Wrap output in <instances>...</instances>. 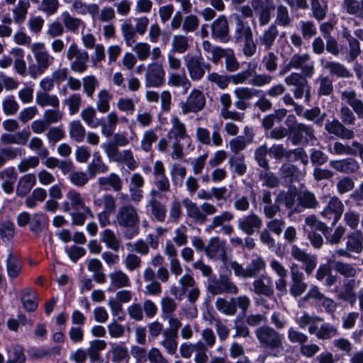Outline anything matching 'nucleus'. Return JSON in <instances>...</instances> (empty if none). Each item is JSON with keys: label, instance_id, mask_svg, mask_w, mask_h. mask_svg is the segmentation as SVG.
<instances>
[{"label": "nucleus", "instance_id": "f257e3e1", "mask_svg": "<svg viewBox=\"0 0 363 363\" xmlns=\"http://www.w3.org/2000/svg\"><path fill=\"white\" fill-rule=\"evenodd\" d=\"M30 51L33 55L35 63H30L28 67V74L32 79H36L43 74L55 61V57L47 50L43 42H35L30 45Z\"/></svg>", "mask_w": 363, "mask_h": 363}, {"label": "nucleus", "instance_id": "f03ea898", "mask_svg": "<svg viewBox=\"0 0 363 363\" xmlns=\"http://www.w3.org/2000/svg\"><path fill=\"white\" fill-rule=\"evenodd\" d=\"M255 335L260 346L273 352L274 356L283 351V336L274 328L269 325L260 326L256 329Z\"/></svg>", "mask_w": 363, "mask_h": 363}, {"label": "nucleus", "instance_id": "7ed1b4c3", "mask_svg": "<svg viewBox=\"0 0 363 363\" xmlns=\"http://www.w3.org/2000/svg\"><path fill=\"white\" fill-rule=\"evenodd\" d=\"M140 222L137 208L130 203L119 206L115 215L116 225L124 228H135Z\"/></svg>", "mask_w": 363, "mask_h": 363}, {"label": "nucleus", "instance_id": "20e7f679", "mask_svg": "<svg viewBox=\"0 0 363 363\" xmlns=\"http://www.w3.org/2000/svg\"><path fill=\"white\" fill-rule=\"evenodd\" d=\"M184 61L189 77L193 81L201 79L206 71H209L211 69V65L204 62L201 55H186L184 57Z\"/></svg>", "mask_w": 363, "mask_h": 363}, {"label": "nucleus", "instance_id": "39448f33", "mask_svg": "<svg viewBox=\"0 0 363 363\" xmlns=\"http://www.w3.org/2000/svg\"><path fill=\"white\" fill-rule=\"evenodd\" d=\"M206 104V99L203 92L199 89H194L185 101L180 103L181 113L182 115H187L189 113H197L201 111Z\"/></svg>", "mask_w": 363, "mask_h": 363}, {"label": "nucleus", "instance_id": "423d86ee", "mask_svg": "<svg viewBox=\"0 0 363 363\" xmlns=\"http://www.w3.org/2000/svg\"><path fill=\"white\" fill-rule=\"evenodd\" d=\"M165 71L162 62H152L147 67L145 74L147 87H160L164 82Z\"/></svg>", "mask_w": 363, "mask_h": 363}, {"label": "nucleus", "instance_id": "0eeeda50", "mask_svg": "<svg viewBox=\"0 0 363 363\" xmlns=\"http://www.w3.org/2000/svg\"><path fill=\"white\" fill-rule=\"evenodd\" d=\"M291 283L289 294L294 298L301 296L306 290L308 284L304 281V274L296 264L290 267Z\"/></svg>", "mask_w": 363, "mask_h": 363}, {"label": "nucleus", "instance_id": "6e6552de", "mask_svg": "<svg viewBox=\"0 0 363 363\" xmlns=\"http://www.w3.org/2000/svg\"><path fill=\"white\" fill-rule=\"evenodd\" d=\"M234 218V215L232 212L225 211L221 212L219 215L215 216L210 224L206 227V231L211 233L218 227L221 228V231L227 235H230L234 232V228L230 224H227Z\"/></svg>", "mask_w": 363, "mask_h": 363}, {"label": "nucleus", "instance_id": "1a4fd4ad", "mask_svg": "<svg viewBox=\"0 0 363 363\" xmlns=\"http://www.w3.org/2000/svg\"><path fill=\"white\" fill-rule=\"evenodd\" d=\"M291 257L303 265V269L307 275H311L317 266V257L314 255L306 253L297 245H292L291 248Z\"/></svg>", "mask_w": 363, "mask_h": 363}, {"label": "nucleus", "instance_id": "9d476101", "mask_svg": "<svg viewBox=\"0 0 363 363\" xmlns=\"http://www.w3.org/2000/svg\"><path fill=\"white\" fill-rule=\"evenodd\" d=\"M211 36L213 39L226 43L230 39V28L227 18L220 16L211 25Z\"/></svg>", "mask_w": 363, "mask_h": 363}, {"label": "nucleus", "instance_id": "9b49d317", "mask_svg": "<svg viewBox=\"0 0 363 363\" xmlns=\"http://www.w3.org/2000/svg\"><path fill=\"white\" fill-rule=\"evenodd\" d=\"M291 65L294 69H300L305 77H311L314 73V62L308 53H296L291 57Z\"/></svg>", "mask_w": 363, "mask_h": 363}, {"label": "nucleus", "instance_id": "f8f14e48", "mask_svg": "<svg viewBox=\"0 0 363 363\" xmlns=\"http://www.w3.org/2000/svg\"><path fill=\"white\" fill-rule=\"evenodd\" d=\"M261 91L248 86H238L233 90L236 98L235 107L240 111H245L250 104L247 101L258 96Z\"/></svg>", "mask_w": 363, "mask_h": 363}, {"label": "nucleus", "instance_id": "ddd939ff", "mask_svg": "<svg viewBox=\"0 0 363 363\" xmlns=\"http://www.w3.org/2000/svg\"><path fill=\"white\" fill-rule=\"evenodd\" d=\"M344 211V205L336 196L330 199L328 205L321 211V216L326 220H331L335 225L341 218Z\"/></svg>", "mask_w": 363, "mask_h": 363}, {"label": "nucleus", "instance_id": "4468645a", "mask_svg": "<svg viewBox=\"0 0 363 363\" xmlns=\"http://www.w3.org/2000/svg\"><path fill=\"white\" fill-rule=\"evenodd\" d=\"M252 291L258 296H264L268 298L274 295V291L272 278L267 275H261L252 282Z\"/></svg>", "mask_w": 363, "mask_h": 363}, {"label": "nucleus", "instance_id": "2eb2a0df", "mask_svg": "<svg viewBox=\"0 0 363 363\" xmlns=\"http://www.w3.org/2000/svg\"><path fill=\"white\" fill-rule=\"evenodd\" d=\"M262 219L255 213H250L245 216L238 221V227L243 233L252 235L257 230L262 228Z\"/></svg>", "mask_w": 363, "mask_h": 363}, {"label": "nucleus", "instance_id": "dca6fc26", "mask_svg": "<svg viewBox=\"0 0 363 363\" xmlns=\"http://www.w3.org/2000/svg\"><path fill=\"white\" fill-rule=\"evenodd\" d=\"M205 252L211 259H226L225 242L218 237L211 238L205 248Z\"/></svg>", "mask_w": 363, "mask_h": 363}, {"label": "nucleus", "instance_id": "f3484780", "mask_svg": "<svg viewBox=\"0 0 363 363\" xmlns=\"http://www.w3.org/2000/svg\"><path fill=\"white\" fill-rule=\"evenodd\" d=\"M294 134L293 143L297 144L302 140L306 143H311L312 145L318 143L316 138L314 136L313 130L308 125L303 123L297 124L291 130Z\"/></svg>", "mask_w": 363, "mask_h": 363}, {"label": "nucleus", "instance_id": "a211bd4d", "mask_svg": "<svg viewBox=\"0 0 363 363\" xmlns=\"http://www.w3.org/2000/svg\"><path fill=\"white\" fill-rule=\"evenodd\" d=\"M66 198L67 201L62 203L64 212H69L71 209L79 211L88 207L81 193L75 189L69 190L66 194Z\"/></svg>", "mask_w": 363, "mask_h": 363}, {"label": "nucleus", "instance_id": "6ab92c4d", "mask_svg": "<svg viewBox=\"0 0 363 363\" xmlns=\"http://www.w3.org/2000/svg\"><path fill=\"white\" fill-rule=\"evenodd\" d=\"M208 291L213 295L223 293L237 294L239 291L238 286L228 279L211 281L208 286Z\"/></svg>", "mask_w": 363, "mask_h": 363}, {"label": "nucleus", "instance_id": "aec40b11", "mask_svg": "<svg viewBox=\"0 0 363 363\" xmlns=\"http://www.w3.org/2000/svg\"><path fill=\"white\" fill-rule=\"evenodd\" d=\"M98 184L99 188L104 191L121 192L123 189V180L116 173H111L107 176L98 178Z\"/></svg>", "mask_w": 363, "mask_h": 363}, {"label": "nucleus", "instance_id": "412c9836", "mask_svg": "<svg viewBox=\"0 0 363 363\" xmlns=\"http://www.w3.org/2000/svg\"><path fill=\"white\" fill-rule=\"evenodd\" d=\"M332 153L335 155H359L363 162V144L357 141L351 145H344L342 143L336 142L334 143L333 151Z\"/></svg>", "mask_w": 363, "mask_h": 363}, {"label": "nucleus", "instance_id": "4be33fe9", "mask_svg": "<svg viewBox=\"0 0 363 363\" xmlns=\"http://www.w3.org/2000/svg\"><path fill=\"white\" fill-rule=\"evenodd\" d=\"M325 130L330 133L336 135L341 139L350 140L354 137L352 130L345 128L339 121L335 119L325 123Z\"/></svg>", "mask_w": 363, "mask_h": 363}, {"label": "nucleus", "instance_id": "5701e85b", "mask_svg": "<svg viewBox=\"0 0 363 363\" xmlns=\"http://www.w3.org/2000/svg\"><path fill=\"white\" fill-rule=\"evenodd\" d=\"M279 35V30L275 24H271L264 29L262 33L258 37L257 41L260 46L265 50H269L273 47L275 40Z\"/></svg>", "mask_w": 363, "mask_h": 363}, {"label": "nucleus", "instance_id": "b1692460", "mask_svg": "<svg viewBox=\"0 0 363 363\" xmlns=\"http://www.w3.org/2000/svg\"><path fill=\"white\" fill-rule=\"evenodd\" d=\"M357 284V281L353 279L345 281L342 285V289L337 294L338 298L349 303L352 306H353L357 299V295L354 291Z\"/></svg>", "mask_w": 363, "mask_h": 363}, {"label": "nucleus", "instance_id": "393cba45", "mask_svg": "<svg viewBox=\"0 0 363 363\" xmlns=\"http://www.w3.org/2000/svg\"><path fill=\"white\" fill-rule=\"evenodd\" d=\"M17 176L18 174L13 167H9L0 171V181H3L1 188L6 194H11L13 193Z\"/></svg>", "mask_w": 363, "mask_h": 363}, {"label": "nucleus", "instance_id": "a878e982", "mask_svg": "<svg viewBox=\"0 0 363 363\" xmlns=\"http://www.w3.org/2000/svg\"><path fill=\"white\" fill-rule=\"evenodd\" d=\"M330 166L337 172L345 174H352L359 168V163L353 158L331 160Z\"/></svg>", "mask_w": 363, "mask_h": 363}, {"label": "nucleus", "instance_id": "bb28decb", "mask_svg": "<svg viewBox=\"0 0 363 363\" xmlns=\"http://www.w3.org/2000/svg\"><path fill=\"white\" fill-rule=\"evenodd\" d=\"M171 128L167 133V137L173 140H182L188 138L186 125L177 117L171 118Z\"/></svg>", "mask_w": 363, "mask_h": 363}, {"label": "nucleus", "instance_id": "cd10ccee", "mask_svg": "<svg viewBox=\"0 0 363 363\" xmlns=\"http://www.w3.org/2000/svg\"><path fill=\"white\" fill-rule=\"evenodd\" d=\"M252 37L253 33L251 27L240 18L237 17L233 36L235 42L240 43Z\"/></svg>", "mask_w": 363, "mask_h": 363}, {"label": "nucleus", "instance_id": "c85d7f7f", "mask_svg": "<svg viewBox=\"0 0 363 363\" xmlns=\"http://www.w3.org/2000/svg\"><path fill=\"white\" fill-rule=\"evenodd\" d=\"M250 4L254 11L257 12L259 26L267 25L271 21V11L274 9L273 7H265L263 0H251Z\"/></svg>", "mask_w": 363, "mask_h": 363}, {"label": "nucleus", "instance_id": "c756f323", "mask_svg": "<svg viewBox=\"0 0 363 363\" xmlns=\"http://www.w3.org/2000/svg\"><path fill=\"white\" fill-rule=\"evenodd\" d=\"M36 184V177L34 174H26L20 177L16 186V195L18 197L26 196Z\"/></svg>", "mask_w": 363, "mask_h": 363}, {"label": "nucleus", "instance_id": "7c9ffc66", "mask_svg": "<svg viewBox=\"0 0 363 363\" xmlns=\"http://www.w3.org/2000/svg\"><path fill=\"white\" fill-rule=\"evenodd\" d=\"M110 287L113 289L128 288L131 286V281L128 274L121 269L114 270L108 275Z\"/></svg>", "mask_w": 363, "mask_h": 363}, {"label": "nucleus", "instance_id": "2f4dec72", "mask_svg": "<svg viewBox=\"0 0 363 363\" xmlns=\"http://www.w3.org/2000/svg\"><path fill=\"white\" fill-rule=\"evenodd\" d=\"M167 84L169 86L182 88L184 94L188 91L191 86L190 80L184 72H170L167 79Z\"/></svg>", "mask_w": 363, "mask_h": 363}, {"label": "nucleus", "instance_id": "473e14b6", "mask_svg": "<svg viewBox=\"0 0 363 363\" xmlns=\"http://www.w3.org/2000/svg\"><path fill=\"white\" fill-rule=\"evenodd\" d=\"M183 203L188 217L199 224H203L206 222V218L201 211V206L199 207L196 203L187 198L184 199Z\"/></svg>", "mask_w": 363, "mask_h": 363}, {"label": "nucleus", "instance_id": "72a5a7b5", "mask_svg": "<svg viewBox=\"0 0 363 363\" xmlns=\"http://www.w3.org/2000/svg\"><path fill=\"white\" fill-rule=\"evenodd\" d=\"M120 118L116 111L109 112L105 118V120L100 123L101 133L106 137L111 136L117 125L118 124Z\"/></svg>", "mask_w": 363, "mask_h": 363}, {"label": "nucleus", "instance_id": "f704fd0d", "mask_svg": "<svg viewBox=\"0 0 363 363\" xmlns=\"http://www.w3.org/2000/svg\"><path fill=\"white\" fill-rule=\"evenodd\" d=\"M322 320L321 318L316 315H311L306 311H303L301 315L296 319V323L301 329H305L308 326V333L311 335L315 333V331L317 330V326L315 324Z\"/></svg>", "mask_w": 363, "mask_h": 363}, {"label": "nucleus", "instance_id": "c9c22d12", "mask_svg": "<svg viewBox=\"0 0 363 363\" xmlns=\"http://www.w3.org/2000/svg\"><path fill=\"white\" fill-rule=\"evenodd\" d=\"M320 62L323 67L328 69L332 75H335L341 78H349L352 76L350 72L343 65L339 62L326 61L323 59H322Z\"/></svg>", "mask_w": 363, "mask_h": 363}, {"label": "nucleus", "instance_id": "e433bc0d", "mask_svg": "<svg viewBox=\"0 0 363 363\" xmlns=\"http://www.w3.org/2000/svg\"><path fill=\"white\" fill-rule=\"evenodd\" d=\"M347 250L359 254L363 250V234L361 231L353 232L347 235Z\"/></svg>", "mask_w": 363, "mask_h": 363}, {"label": "nucleus", "instance_id": "4c0bfd02", "mask_svg": "<svg viewBox=\"0 0 363 363\" xmlns=\"http://www.w3.org/2000/svg\"><path fill=\"white\" fill-rule=\"evenodd\" d=\"M30 2L27 0H19L17 5L12 9L13 20L17 25H21L26 19L30 8Z\"/></svg>", "mask_w": 363, "mask_h": 363}, {"label": "nucleus", "instance_id": "58836bf2", "mask_svg": "<svg viewBox=\"0 0 363 363\" xmlns=\"http://www.w3.org/2000/svg\"><path fill=\"white\" fill-rule=\"evenodd\" d=\"M315 278L321 281L325 279V285L331 286L337 281V277L333 274L332 269L328 264H321L316 271Z\"/></svg>", "mask_w": 363, "mask_h": 363}, {"label": "nucleus", "instance_id": "ea45409f", "mask_svg": "<svg viewBox=\"0 0 363 363\" xmlns=\"http://www.w3.org/2000/svg\"><path fill=\"white\" fill-rule=\"evenodd\" d=\"M6 271L11 279L18 277L21 272V264L17 255L9 252L6 260Z\"/></svg>", "mask_w": 363, "mask_h": 363}, {"label": "nucleus", "instance_id": "a19ab883", "mask_svg": "<svg viewBox=\"0 0 363 363\" xmlns=\"http://www.w3.org/2000/svg\"><path fill=\"white\" fill-rule=\"evenodd\" d=\"M88 270L93 273V279L98 284L106 282V275L103 272V265L98 259H90L87 261Z\"/></svg>", "mask_w": 363, "mask_h": 363}, {"label": "nucleus", "instance_id": "79ce46f5", "mask_svg": "<svg viewBox=\"0 0 363 363\" xmlns=\"http://www.w3.org/2000/svg\"><path fill=\"white\" fill-rule=\"evenodd\" d=\"M101 241L104 242L106 247L114 252H118L121 247V239L116 233L110 229H105L101 233Z\"/></svg>", "mask_w": 363, "mask_h": 363}, {"label": "nucleus", "instance_id": "37998d69", "mask_svg": "<svg viewBox=\"0 0 363 363\" xmlns=\"http://www.w3.org/2000/svg\"><path fill=\"white\" fill-rule=\"evenodd\" d=\"M113 99L112 94L106 89H101L96 95V106L99 112L105 113L110 110V103Z\"/></svg>", "mask_w": 363, "mask_h": 363}, {"label": "nucleus", "instance_id": "c03bdc74", "mask_svg": "<svg viewBox=\"0 0 363 363\" xmlns=\"http://www.w3.org/2000/svg\"><path fill=\"white\" fill-rule=\"evenodd\" d=\"M163 340L160 342L166 352L169 354H174L177 350V333L175 331H164Z\"/></svg>", "mask_w": 363, "mask_h": 363}, {"label": "nucleus", "instance_id": "a18cd8bd", "mask_svg": "<svg viewBox=\"0 0 363 363\" xmlns=\"http://www.w3.org/2000/svg\"><path fill=\"white\" fill-rule=\"evenodd\" d=\"M110 353L111 354V360L113 363L127 362L130 359L128 348L122 344H112Z\"/></svg>", "mask_w": 363, "mask_h": 363}, {"label": "nucleus", "instance_id": "49530a36", "mask_svg": "<svg viewBox=\"0 0 363 363\" xmlns=\"http://www.w3.org/2000/svg\"><path fill=\"white\" fill-rule=\"evenodd\" d=\"M190 39L189 37L179 34L174 35L172 39V51L174 53L183 54L190 47Z\"/></svg>", "mask_w": 363, "mask_h": 363}, {"label": "nucleus", "instance_id": "de8ad7c7", "mask_svg": "<svg viewBox=\"0 0 363 363\" xmlns=\"http://www.w3.org/2000/svg\"><path fill=\"white\" fill-rule=\"evenodd\" d=\"M36 104L41 106H52L58 108L60 106V100L57 95L50 94L47 92H38L35 96Z\"/></svg>", "mask_w": 363, "mask_h": 363}, {"label": "nucleus", "instance_id": "09e8293b", "mask_svg": "<svg viewBox=\"0 0 363 363\" xmlns=\"http://www.w3.org/2000/svg\"><path fill=\"white\" fill-rule=\"evenodd\" d=\"M292 18L290 16L289 9L281 4L276 9L274 23L277 26L288 27L291 24Z\"/></svg>", "mask_w": 363, "mask_h": 363}, {"label": "nucleus", "instance_id": "8fccbe9b", "mask_svg": "<svg viewBox=\"0 0 363 363\" xmlns=\"http://www.w3.org/2000/svg\"><path fill=\"white\" fill-rule=\"evenodd\" d=\"M69 137L77 143H81L86 136V130L82 123L78 121H72L69 125Z\"/></svg>", "mask_w": 363, "mask_h": 363}, {"label": "nucleus", "instance_id": "3c124183", "mask_svg": "<svg viewBox=\"0 0 363 363\" xmlns=\"http://www.w3.org/2000/svg\"><path fill=\"white\" fill-rule=\"evenodd\" d=\"M234 298L227 301L223 298H218L215 302L216 308L225 315H234L236 313Z\"/></svg>", "mask_w": 363, "mask_h": 363}, {"label": "nucleus", "instance_id": "603ef678", "mask_svg": "<svg viewBox=\"0 0 363 363\" xmlns=\"http://www.w3.org/2000/svg\"><path fill=\"white\" fill-rule=\"evenodd\" d=\"M335 271L346 278H354L358 273V269L354 264L337 261L334 263Z\"/></svg>", "mask_w": 363, "mask_h": 363}, {"label": "nucleus", "instance_id": "864d4df0", "mask_svg": "<svg viewBox=\"0 0 363 363\" xmlns=\"http://www.w3.org/2000/svg\"><path fill=\"white\" fill-rule=\"evenodd\" d=\"M266 268V262L263 257L256 255L253 257L250 263L247 267L248 278L255 277L261 272Z\"/></svg>", "mask_w": 363, "mask_h": 363}, {"label": "nucleus", "instance_id": "5fc2aeb1", "mask_svg": "<svg viewBox=\"0 0 363 363\" xmlns=\"http://www.w3.org/2000/svg\"><path fill=\"white\" fill-rule=\"evenodd\" d=\"M297 201L299 206L306 208H314L318 204L314 194L308 191H300Z\"/></svg>", "mask_w": 363, "mask_h": 363}, {"label": "nucleus", "instance_id": "6e6d98bb", "mask_svg": "<svg viewBox=\"0 0 363 363\" xmlns=\"http://www.w3.org/2000/svg\"><path fill=\"white\" fill-rule=\"evenodd\" d=\"M21 301L23 307L28 311H34L38 307L35 294L30 289H26L23 291Z\"/></svg>", "mask_w": 363, "mask_h": 363}, {"label": "nucleus", "instance_id": "4d7b16f0", "mask_svg": "<svg viewBox=\"0 0 363 363\" xmlns=\"http://www.w3.org/2000/svg\"><path fill=\"white\" fill-rule=\"evenodd\" d=\"M47 218L43 213H36L31 217L29 228L33 233L39 234L45 228Z\"/></svg>", "mask_w": 363, "mask_h": 363}, {"label": "nucleus", "instance_id": "13d9d810", "mask_svg": "<svg viewBox=\"0 0 363 363\" xmlns=\"http://www.w3.org/2000/svg\"><path fill=\"white\" fill-rule=\"evenodd\" d=\"M337 333L336 327L328 323H325L319 328H317V330L313 335H315L320 340H327L336 336Z\"/></svg>", "mask_w": 363, "mask_h": 363}, {"label": "nucleus", "instance_id": "bf43d9fd", "mask_svg": "<svg viewBox=\"0 0 363 363\" xmlns=\"http://www.w3.org/2000/svg\"><path fill=\"white\" fill-rule=\"evenodd\" d=\"M152 216L159 222H164L166 218V208L164 205L155 199L148 202Z\"/></svg>", "mask_w": 363, "mask_h": 363}, {"label": "nucleus", "instance_id": "052dcab7", "mask_svg": "<svg viewBox=\"0 0 363 363\" xmlns=\"http://www.w3.org/2000/svg\"><path fill=\"white\" fill-rule=\"evenodd\" d=\"M81 212H72L70 213L72 224L74 225L82 226L84 224L87 218H94V214L90 207L81 208Z\"/></svg>", "mask_w": 363, "mask_h": 363}, {"label": "nucleus", "instance_id": "680f3d73", "mask_svg": "<svg viewBox=\"0 0 363 363\" xmlns=\"http://www.w3.org/2000/svg\"><path fill=\"white\" fill-rule=\"evenodd\" d=\"M23 155L22 150L18 147H7L0 150V167H3L7 161L16 159Z\"/></svg>", "mask_w": 363, "mask_h": 363}, {"label": "nucleus", "instance_id": "e2e57ef3", "mask_svg": "<svg viewBox=\"0 0 363 363\" xmlns=\"http://www.w3.org/2000/svg\"><path fill=\"white\" fill-rule=\"evenodd\" d=\"M89 54L87 52L82 53L79 55V57H75L72 60L70 61V68L71 69L77 73H83L87 69V62L89 61Z\"/></svg>", "mask_w": 363, "mask_h": 363}, {"label": "nucleus", "instance_id": "0e129e2a", "mask_svg": "<svg viewBox=\"0 0 363 363\" xmlns=\"http://www.w3.org/2000/svg\"><path fill=\"white\" fill-rule=\"evenodd\" d=\"M311 10L313 17L321 21L325 18L328 10V4L325 0H311Z\"/></svg>", "mask_w": 363, "mask_h": 363}, {"label": "nucleus", "instance_id": "69168bd1", "mask_svg": "<svg viewBox=\"0 0 363 363\" xmlns=\"http://www.w3.org/2000/svg\"><path fill=\"white\" fill-rule=\"evenodd\" d=\"M61 17L67 30L72 33L76 32L83 23L81 19L72 16L68 11H63Z\"/></svg>", "mask_w": 363, "mask_h": 363}, {"label": "nucleus", "instance_id": "338daca9", "mask_svg": "<svg viewBox=\"0 0 363 363\" xmlns=\"http://www.w3.org/2000/svg\"><path fill=\"white\" fill-rule=\"evenodd\" d=\"M91 179L87 172L82 171H74L68 176L69 182L74 186L77 187L84 186L89 179Z\"/></svg>", "mask_w": 363, "mask_h": 363}, {"label": "nucleus", "instance_id": "774afa93", "mask_svg": "<svg viewBox=\"0 0 363 363\" xmlns=\"http://www.w3.org/2000/svg\"><path fill=\"white\" fill-rule=\"evenodd\" d=\"M26 356L22 345L15 344L11 347V354L6 363H25Z\"/></svg>", "mask_w": 363, "mask_h": 363}]
</instances>
